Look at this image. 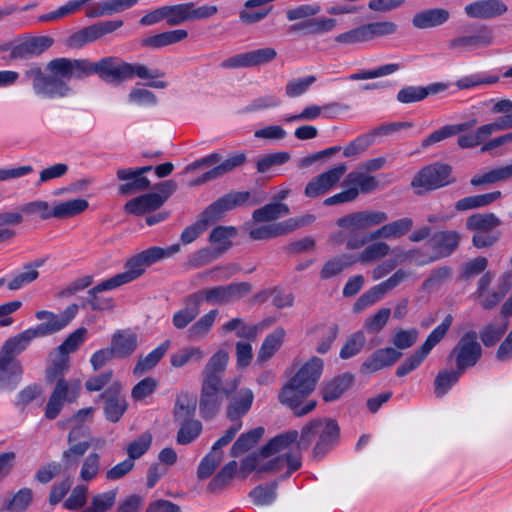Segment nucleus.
Here are the masks:
<instances>
[{"label": "nucleus", "mask_w": 512, "mask_h": 512, "mask_svg": "<svg viewBox=\"0 0 512 512\" xmlns=\"http://www.w3.org/2000/svg\"><path fill=\"white\" fill-rule=\"evenodd\" d=\"M97 74L107 83L120 84L138 77L156 79L165 76L160 69H149L139 63L131 64L119 57L109 56L93 63L88 59H70L59 57L50 60L45 69L38 64L25 70L24 76L31 81L34 94L41 99H60L74 94L68 84L71 79H83Z\"/></svg>", "instance_id": "1"}, {"label": "nucleus", "mask_w": 512, "mask_h": 512, "mask_svg": "<svg viewBox=\"0 0 512 512\" xmlns=\"http://www.w3.org/2000/svg\"><path fill=\"white\" fill-rule=\"evenodd\" d=\"M322 371V359L312 357L282 387L278 396L280 403L289 407L297 417L313 411L317 402L308 400L304 403V399L315 390Z\"/></svg>", "instance_id": "2"}, {"label": "nucleus", "mask_w": 512, "mask_h": 512, "mask_svg": "<svg viewBox=\"0 0 512 512\" xmlns=\"http://www.w3.org/2000/svg\"><path fill=\"white\" fill-rule=\"evenodd\" d=\"M69 356L55 351V357L47 367L45 379L48 383L56 382L45 408V417L54 420L60 414L64 403L74 402L80 393L81 383L78 379L66 380L64 374L69 369Z\"/></svg>", "instance_id": "3"}, {"label": "nucleus", "mask_w": 512, "mask_h": 512, "mask_svg": "<svg viewBox=\"0 0 512 512\" xmlns=\"http://www.w3.org/2000/svg\"><path fill=\"white\" fill-rule=\"evenodd\" d=\"M259 203L260 200L252 198L248 191H233L227 193L206 207L200 214L198 220L182 231L180 239L184 244H190L211 224L220 220L226 212L237 207L246 205L255 206Z\"/></svg>", "instance_id": "4"}, {"label": "nucleus", "mask_w": 512, "mask_h": 512, "mask_svg": "<svg viewBox=\"0 0 512 512\" xmlns=\"http://www.w3.org/2000/svg\"><path fill=\"white\" fill-rule=\"evenodd\" d=\"M239 385L237 378H226L225 381L214 379L203 380L199 399V414L204 420L213 419L220 411L225 399L236 391Z\"/></svg>", "instance_id": "5"}, {"label": "nucleus", "mask_w": 512, "mask_h": 512, "mask_svg": "<svg viewBox=\"0 0 512 512\" xmlns=\"http://www.w3.org/2000/svg\"><path fill=\"white\" fill-rule=\"evenodd\" d=\"M453 322L451 314L446 315L442 323L434 328L425 342L409 357H407L396 370L398 377H404L417 369L431 350L445 337Z\"/></svg>", "instance_id": "6"}, {"label": "nucleus", "mask_w": 512, "mask_h": 512, "mask_svg": "<svg viewBox=\"0 0 512 512\" xmlns=\"http://www.w3.org/2000/svg\"><path fill=\"white\" fill-rule=\"evenodd\" d=\"M477 338L476 331L465 332L448 354L447 360L453 361L455 367L463 374L467 369L474 367L482 357L483 350Z\"/></svg>", "instance_id": "7"}, {"label": "nucleus", "mask_w": 512, "mask_h": 512, "mask_svg": "<svg viewBox=\"0 0 512 512\" xmlns=\"http://www.w3.org/2000/svg\"><path fill=\"white\" fill-rule=\"evenodd\" d=\"M454 182L452 167L436 162L422 168L412 179L411 186L421 194L423 191L436 190Z\"/></svg>", "instance_id": "8"}, {"label": "nucleus", "mask_w": 512, "mask_h": 512, "mask_svg": "<svg viewBox=\"0 0 512 512\" xmlns=\"http://www.w3.org/2000/svg\"><path fill=\"white\" fill-rule=\"evenodd\" d=\"M492 44L493 33L486 25L476 26L470 31L447 41L448 49L459 54L487 48Z\"/></svg>", "instance_id": "9"}, {"label": "nucleus", "mask_w": 512, "mask_h": 512, "mask_svg": "<svg viewBox=\"0 0 512 512\" xmlns=\"http://www.w3.org/2000/svg\"><path fill=\"white\" fill-rule=\"evenodd\" d=\"M217 11L215 5L196 7L194 2L165 5L166 23L169 26H177L187 21L212 17Z\"/></svg>", "instance_id": "10"}, {"label": "nucleus", "mask_w": 512, "mask_h": 512, "mask_svg": "<svg viewBox=\"0 0 512 512\" xmlns=\"http://www.w3.org/2000/svg\"><path fill=\"white\" fill-rule=\"evenodd\" d=\"M250 291L251 285L248 282H241L201 289L195 294L199 296L201 303L205 301L209 304H227L241 299Z\"/></svg>", "instance_id": "11"}, {"label": "nucleus", "mask_w": 512, "mask_h": 512, "mask_svg": "<svg viewBox=\"0 0 512 512\" xmlns=\"http://www.w3.org/2000/svg\"><path fill=\"white\" fill-rule=\"evenodd\" d=\"M103 401V412L107 421L117 423L128 408L123 386L120 382H113L99 396Z\"/></svg>", "instance_id": "12"}, {"label": "nucleus", "mask_w": 512, "mask_h": 512, "mask_svg": "<svg viewBox=\"0 0 512 512\" xmlns=\"http://www.w3.org/2000/svg\"><path fill=\"white\" fill-rule=\"evenodd\" d=\"M460 241L461 234L456 230L436 231L428 240L433 255L427 261L418 264L424 265L451 256L458 249Z\"/></svg>", "instance_id": "13"}, {"label": "nucleus", "mask_w": 512, "mask_h": 512, "mask_svg": "<svg viewBox=\"0 0 512 512\" xmlns=\"http://www.w3.org/2000/svg\"><path fill=\"white\" fill-rule=\"evenodd\" d=\"M122 26V20H107L94 23L72 34L68 38V45L73 48H80L88 43L97 41L98 39L116 31Z\"/></svg>", "instance_id": "14"}, {"label": "nucleus", "mask_w": 512, "mask_h": 512, "mask_svg": "<svg viewBox=\"0 0 512 512\" xmlns=\"http://www.w3.org/2000/svg\"><path fill=\"white\" fill-rule=\"evenodd\" d=\"M47 336L41 324L34 328H29L17 334L14 337L7 339L0 350L1 362L18 361L16 356L23 352L30 344V342L37 337Z\"/></svg>", "instance_id": "15"}, {"label": "nucleus", "mask_w": 512, "mask_h": 512, "mask_svg": "<svg viewBox=\"0 0 512 512\" xmlns=\"http://www.w3.org/2000/svg\"><path fill=\"white\" fill-rule=\"evenodd\" d=\"M388 218L384 211H360L339 218L336 224L348 231H362L383 224Z\"/></svg>", "instance_id": "16"}, {"label": "nucleus", "mask_w": 512, "mask_h": 512, "mask_svg": "<svg viewBox=\"0 0 512 512\" xmlns=\"http://www.w3.org/2000/svg\"><path fill=\"white\" fill-rule=\"evenodd\" d=\"M162 255L161 247H150L131 257L125 264V271L120 274L126 283H130L140 277L148 266L161 260Z\"/></svg>", "instance_id": "17"}, {"label": "nucleus", "mask_w": 512, "mask_h": 512, "mask_svg": "<svg viewBox=\"0 0 512 512\" xmlns=\"http://www.w3.org/2000/svg\"><path fill=\"white\" fill-rule=\"evenodd\" d=\"M508 6L502 0H476L464 7V13L472 19H493L504 15Z\"/></svg>", "instance_id": "18"}, {"label": "nucleus", "mask_w": 512, "mask_h": 512, "mask_svg": "<svg viewBox=\"0 0 512 512\" xmlns=\"http://www.w3.org/2000/svg\"><path fill=\"white\" fill-rule=\"evenodd\" d=\"M54 43L50 36L31 37L13 46L9 53V59H30L39 56L48 50Z\"/></svg>", "instance_id": "19"}, {"label": "nucleus", "mask_w": 512, "mask_h": 512, "mask_svg": "<svg viewBox=\"0 0 512 512\" xmlns=\"http://www.w3.org/2000/svg\"><path fill=\"white\" fill-rule=\"evenodd\" d=\"M227 399L229 403L226 416L230 421L235 422L240 421L249 412L253 404L254 394L249 388L236 389Z\"/></svg>", "instance_id": "20"}, {"label": "nucleus", "mask_w": 512, "mask_h": 512, "mask_svg": "<svg viewBox=\"0 0 512 512\" xmlns=\"http://www.w3.org/2000/svg\"><path fill=\"white\" fill-rule=\"evenodd\" d=\"M402 356V353L392 347L376 350L361 365V371L373 373L386 367L392 366Z\"/></svg>", "instance_id": "21"}, {"label": "nucleus", "mask_w": 512, "mask_h": 512, "mask_svg": "<svg viewBox=\"0 0 512 512\" xmlns=\"http://www.w3.org/2000/svg\"><path fill=\"white\" fill-rule=\"evenodd\" d=\"M183 303L184 307L176 311L172 317L173 326L179 330L188 327L200 313L201 302L195 292L186 296Z\"/></svg>", "instance_id": "22"}, {"label": "nucleus", "mask_w": 512, "mask_h": 512, "mask_svg": "<svg viewBox=\"0 0 512 512\" xmlns=\"http://www.w3.org/2000/svg\"><path fill=\"white\" fill-rule=\"evenodd\" d=\"M450 19V12L444 8H429L414 14L412 25L420 30L442 26Z\"/></svg>", "instance_id": "23"}, {"label": "nucleus", "mask_w": 512, "mask_h": 512, "mask_svg": "<svg viewBox=\"0 0 512 512\" xmlns=\"http://www.w3.org/2000/svg\"><path fill=\"white\" fill-rule=\"evenodd\" d=\"M302 463H301V456L298 451V448L295 450L294 453L286 452L284 454H280L279 456L275 457L274 459H271L267 463L261 465L258 469V472H267V471H273V472H279L281 471L285 466H287V471L284 474L283 478H288L291 476V474L298 469H300Z\"/></svg>", "instance_id": "24"}, {"label": "nucleus", "mask_w": 512, "mask_h": 512, "mask_svg": "<svg viewBox=\"0 0 512 512\" xmlns=\"http://www.w3.org/2000/svg\"><path fill=\"white\" fill-rule=\"evenodd\" d=\"M298 437L299 433L296 430H290L285 433L279 434L261 447L260 455L263 458H268L276 453H294L295 451H292V446L295 445V443L298 440Z\"/></svg>", "instance_id": "25"}, {"label": "nucleus", "mask_w": 512, "mask_h": 512, "mask_svg": "<svg viewBox=\"0 0 512 512\" xmlns=\"http://www.w3.org/2000/svg\"><path fill=\"white\" fill-rule=\"evenodd\" d=\"M246 161V155L245 153H238L235 154L226 160H224L219 165L213 167L209 171L203 173L201 176H199L197 179L192 181L190 183V186H198L205 182L217 179L221 177L222 175L226 174L227 172L232 171L233 169L243 165Z\"/></svg>", "instance_id": "26"}, {"label": "nucleus", "mask_w": 512, "mask_h": 512, "mask_svg": "<svg viewBox=\"0 0 512 512\" xmlns=\"http://www.w3.org/2000/svg\"><path fill=\"white\" fill-rule=\"evenodd\" d=\"M340 434V428L335 420H321V429H319V439L314 447V455L322 456L337 441Z\"/></svg>", "instance_id": "27"}, {"label": "nucleus", "mask_w": 512, "mask_h": 512, "mask_svg": "<svg viewBox=\"0 0 512 512\" xmlns=\"http://www.w3.org/2000/svg\"><path fill=\"white\" fill-rule=\"evenodd\" d=\"M163 205V199L158 193H147L129 200L125 204V211L140 216L155 211Z\"/></svg>", "instance_id": "28"}, {"label": "nucleus", "mask_w": 512, "mask_h": 512, "mask_svg": "<svg viewBox=\"0 0 512 512\" xmlns=\"http://www.w3.org/2000/svg\"><path fill=\"white\" fill-rule=\"evenodd\" d=\"M413 225L414 221L412 218H399L372 231V238L398 239L411 231Z\"/></svg>", "instance_id": "29"}, {"label": "nucleus", "mask_w": 512, "mask_h": 512, "mask_svg": "<svg viewBox=\"0 0 512 512\" xmlns=\"http://www.w3.org/2000/svg\"><path fill=\"white\" fill-rule=\"evenodd\" d=\"M476 119H473L469 122H464L460 124L454 125H446L441 127L440 129L432 132L428 137L422 140L421 148L426 149L438 142H441L447 138H450L460 132L466 131L473 127L476 124Z\"/></svg>", "instance_id": "30"}, {"label": "nucleus", "mask_w": 512, "mask_h": 512, "mask_svg": "<svg viewBox=\"0 0 512 512\" xmlns=\"http://www.w3.org/2000/svg\"><path fill=\"white\" fill-rule=\"evenodd\" d=\"M188 37V32L184 29H177L165 31L153 36L144 38L141 45L152 49H159L169 45H173L185 40Z\"/></svg>", "instance_id": "31"}, {"label": "nucleus", "mask_w": 512, "mask_h": 512, "mask_svg": "<svg viewBox=\"0 0 512 512\" xmlns=\"http://www.w3.org/2000/svg\"><path fill=\"white\" fill-rule=\"evenodd\" d=\"M229 355L224 350H218L214 353L206 364L202 375L203 380L214 379V381H225L223 376L228 364Z\"/></svg>", "instance_id": "32"}, {"label": "nucleus", "mask_w": 512, "mask_h": 512, "mask_svg": "<svg viewBox=\"0 0 512 512\" xmlns=\"http://www.w3.org/2000/svg\"><path fill=\"white\" fill-rule=\"evenodd\" d=\"M137 347V336L131 332L117 331L113 334L110 348L116 358H125L131 355Z\"/></svg>", "instance_id": "33"}, {"label": "nucleus", "mask_w": 512, "mask_h": 512, "mask_svg": "<svg viewBox=\"0 0 512 512\" xmlns=\"http://www.w3.org/2000/svg\"><path fill=\"white\" fill-rule=\"evenodd\" d=\"M290 213L288 205L280 202H273L258 208L252 213V220L255 223L276 221Z\"/></svg>", "instance_id": "34"}, {"label": "nucleus", "mask_w": 512, "mask_h": 512, "mask_svg": "<svg viewBox=\"0 0 512 512\" xmlns=\"http://www.w3.org/2000/svg\"><path fill=\"white\" fill-rule=\"evenodd\" d=\"M69 447L62 453V463L65 470H75L78 467L80 458L91 447L92 441H71Z\"/></svg>", "instance_id": "35"}, {"label": "nucleus", "mask_w": 512, "mask_h": 512, "mask_svg": "<svg viewBox=\"0 0 512 512\" xmlns=\"http://www.w3.org/2000/svg\"><path fill=\"white\" fill-rule=\"evenodd\" d=\"M264 432L265 430L263 427H256L241 434L232 445L230 455L232 457H238L252 449L261 440Z\"/></svg>", "instance_id": "36"}, {"label": "nucleus", "mask_w": 512, "mask_h": 512, "mask_svg": "<svg viewBox=\"0 0 512 512\" xmlns=\"http://www.w3.org/2000/svg\"><path fill=\"white\" fill-rule=\"evenodd\" d=\"M353 382L351 374H343L327 382L322 388V398L326 402L337 400Z\"/></svg>", "instance_id": "37"}, {"label": "nucleus", "mask_w": 512, "mask_h": 512, "mask_svg": "<svg viewBox=\"0 0 512 512\" xmlns=\"http://www.w3.org/2000/svg\"><path fill=\"white\" fill-rule=\"evenodd\" d=\"M171 342L170 340H165L155 349H153L150 353H148L145 357H141L136 363L133 373L135 375H141L146 371L154 368L158 362L162 359V357L166 354L168 349L170 348Z\"/></svg>", "instance_id": "38"}, {"label": "nucleus", "mask_w": 512, "mask_h": 512, "mask_svg": "<svg viewBox=\"0 0 512 512\" xmlns=\"http://www.w3.org/2000/svg\"><path fill=\"white\" fill-rule=\"evenodd\" d=\"M355 264L354 255L343 254L325 262L320 271L321 279H330L342 273L346 268Z\"/></svg>", "instance_id": "39"}, {"label": "nucleus", "mask_w": 512, "mask_h": 512, "mask_svg": "<svg viewBox=\"0 0 512 512\" xmlns=\"http://www.w3.org/2000/svg\"><path fill=\"white\" fill-rule=\"evenodd\" d=\"M501 197L500 191H493L480 195H473L458 200L455 204V209L458 211H466L470 209H476L485 207Z\"/></svg>", "instance_id": "40"}, {"label": "nucleus", "mask_w": 512, "mask_h": 512, "mask_svg": "<svg viewBox=\"0 0 512 512\" xmlns=\"http://www.w3.org/2000/svg\"><path fill=\"white\" fill-rule=\"evenodd\" d=\"M205 353L200 347L187 346L171 354L170 363L174 368H181L189 363H199Z\"/></svg>", "instance_id": "41"}, {"label": "nucleus", "mask_w": 512, "mask_h": 512, "mask_svg": "<svg viewBox=\"0 0 512 512\" xmlns=\"http://www.w3.org/2000/svg\"><path fill=\"white\" fill-rule=\"evenodd\" d=\"M285 337V330L277 328L271 334L267 335L264 339L260 350L258 352L257 360L264 362L270 359L275 352L281 347Z\"/></svg>", "instance_id": "42"}, {"label": "nucleus", "mask_w": 512, "mask_h": 512, "mask_svg": "<svg viewBox=\"0 0 512 512\" xmlns=\"http://www.w3.org/2000/svg\"><path fill=\"white\" fill-rule=\"evenodd\" d=\"M88 206L89 203L85 199H71L55 205L52 214L54 218H70L82 213Z\"/></svg>", "instance_id": "43"}, {"label": "nucleus", "mask_w": 512, "mask_h": 512, "mask_svg": "<svg viewBox=\"0 0 512 512\" xmlns=\"http://www.w3.org/2000/svg\"><path fill=\"white\" fill-rule=\"evenodd\" d=\"M342 185L357 187L361 193H370L378 187V182L374 176L352 171L346 176Z\"/></svg>", "instance_id": "44"}, {"label": "nucleus", "mask_w": 512, "mask_h": 512, "mask_svg": "<svg viewBox=\"0 0 512 512\" xmlns=\"http://www.w3.org/2000/svg\"><path fill=\"white\" fill-rule=\"evenodd\" d=\"M79 310L77 304H71L61 313L56 314L53 322L40 323L46 335L54 334L66 327L75 318Z\"/></svg>", "instance_id": "45"}, {"label": "nucleus", "mask_w": 512, "mask_h": 512, "mask_svg": "<svg viewBox=\"0 0 512 512\" xmlns=\"http://www.w3.org/2000/svg\"><path fill=\"white\" fill-rule=\"evenodd\" d=\"M461 375L463 373L457 368L439 371L434 380L435 395L439 398L443 397L459 381Z\"/></svg>", "instance_id": "46"}, {"label": "nucleus", "mask_w": 512, "mask_h": 512, "mask_svg": "<svg viewBox=\"0 0 512 512\" xmlns=\"http://www.w3.org/2000/svg\"><path fill=\"white\" fill-rule=\"evenodd\" d=\"M500 223V219L493 213L473 214L467 219L466 228L474 232H491Z\"/></svg>", "instance_id": "47"}, {"label": "nucleus", "mask_w": 512, "mask_h": 512, "mask_svg": "<svg viewBox=\"0 0 512 512\" xmlns=\"http://www.w3.org/2000/svg\"><path fill=\"white\" fill-rule=\"evenodd\" d=\"M238 231L234 226H216L210 233L209 241L212 244H219L218 252L227 251L231 246V239L236 237Z\"/></svg>", "instance_id": "48"}, {"label": "nucleus", "mask_w": 512, "mask_h": 512, "mask_svg": "<svg viewBox=\"0 0 512 512\" xmlns=\"http://www.w3.org/2000/svg\"><path fill=\"white\" fill-rule=\"evenodd\" d=\"M390 246L386 242H375L367 246L357 256L354 255L355 263L368 264L390 254Z\"/></svg>", "instance_id": "49"}, {"label": "nucleus", "mask_w": 512, "mask_h": 512, "mask_svg": "<svg viewBox=\"0 0 512 512\" xmlns=\"http://www.w3.org/2000/svg\"><path fill=\"white\" fill-rule=\"evenodd\" d=\"M202 429V423L197 419L180 422V427L176 437L177 443L180 445L192 443L199 437Z\"/></svg>", "instance_id": "50"}, {"label": "nucleus", "mask_w": 512, "mask_h": 512, "mask_svg": "<svg viewBox=\"0 0 512 512\" xmlns=\"http://www.w3.org/2000/svg\"><path fill=\"white\" fill-rule=\"evenodd\" d=\"M286 235L282 222L260 225L249 230V237L252 240H269Z\"/></svg>", "instance_id": "51"}, {"label": "nucleus", "mask_w": 512, "mask_h": 512, "mask_svg": "<svg viewBox=\"0 0 512 512\" xmlns=\"http://www.w3.org/2000/svg\"><path fill=\"white\" fill-rule=\"evenodd\" d=\"M217 315L218 310L214 309L201 316L188 329V337L190 339H198L204 337L211 330Z\"/></svg>", "instance_id": "52"}, {"label": "nucleus", "mask_w": 512, "mask_h": 512, "mask_svg": "<svg viewBox=\"0 0 512 512\" xmlns=\"http://www.w3.org/2000/svg\"><path fill=\"white\" fill-rule=\"evenodd\" d=\"M196 410V401L187 394L177 398L174 407V418L177 422L192 420Z\"/></svg>", "instance_id": "53"}, {"label": "nucleus", "mask_w": 512, "mask_h": 512, "mask_svg": "<svg viewBox=\"0 0 512 512\" xmlns=\"http://www.w3.org/2000/svg\"><path fill=\"white\" fill-rule=\"evenodd\" d=\"M87 332L88 331L85 327L77 328L67 336V338L62 342L61 345L57 347L56 350L59 353L69 356L70 353L77 351L78 348L85 342Z\"/></svg>", "instance_id": "54"}, {"label": "nucleus", "mask_w": 512, "mask_h": 512, "mask_svg": "<svg viewBox=\"0 0 512 512\" xmlns=\"http://www.w3.org/2000/svg\"><path fill=\"white\" fill-rule=\"evenodd\" d=\"M366 343L363 331L353 333L342 346L339 356L341 359H349L361 352Z\"/></svg>", "instance_id": "55"}, {"label": "nucleus", "mask_w": 512, "mask_h": 512, "mask_svg": "<svg viewBox=\"0 0 512 512\" xmlns=\"http://www.w3.org/2000/svg\"><path fill=\"white\" fill-rule=\"evenodd\" d=\"M506 330L507 323L502 325L489 323L481 329L480 339L485 347H492L501 340Z\"/></svg>", "instance_id": "56"}, {"label": "nucleus", "mask_w": 512, "mask_h": 512, "mask_svg": "<svg viewBox=\"0 0 512 512\" xmlns=\"http://www.w3.org/2000/svg\"><path fill=\"white\" fill-rule=\"evenodd\" d=\"M276 488V483L266 486L259 485L250 491L249 496L256 505H270L276 499Z\"/></svg>", "instance_id": "57"}, {"label": "nucleus", "mask_w": 512, "mask_h": 512, "mask_svg": "<svg viewBox=\"0 0 512 512\" xmlns=\"http://www.w3.org/2000/svg\"><path fill=\"white\" fill-rule=\"evenodd\" d=\"M400 69V65L396 63L386 64L380 67H377L372 70H362L357 73H353L347 77V79L352 81L357 80H367V79H375L379 77H383L386 75H390Z\"/></svg>", "instance_id": "58"}, {"label": "nucleus", "mask_w": 512, "mask_h": 512, "mask_svg": "<svg viewBox=\"0 0 512 512\" xmlns=\"http://www.w3.org/2000/svg\"><path fill=\"white\" fill-rule=\"evenodd\" d=\"M290 159L291 155L287 151H279L275 153L266 154L257 161L256 168L259 173H266L273 166L283 165L287 163Z\"/></svg>", "instance_id": "59"}, {"label": "nucleus", "mask_w": 512, "mask_h": 512, "mask_svg": "<svg viewBox=\"0 0 512 512\" xmlns=\"http://www.w3.org/2000/svg\"><path fill=\"white\" fill-rule=\"evenodd\" d=\"M237 466L238 465L235 460L229 461L227 464H225L211 480L208 488L212 491H215L225 487L233 479L237 470Z\"/></svg>", "instance_id": "60"}, {"label": "nucleus", "mask_w": 512, "mask_h": 512, "mask_svg": "<svg viewBox=\"0 0 512 512\" xmlns=\"http://www.w3.org/2000/svg\"><path fill=\"white\" fill-rule=\"evenodd\" d=\"M499 81V76L496 75H483L475 73L464 76L456 81V86L459 90L471 89L480 85L495 84Z\"/></svg>", "instance_id": "61"}, {"label": "nucleus", "mask_w": 512, "mask_h": 512, "mask_svg": "<svg viewBox=\"0 0 512 512\" xmlns=\"http://www.w3.org/2000/svg\"><path fill=\"white\" fill-rule=\"evenodd\" d=\"M33 499V493L30 488L18 490L6 504L5 509L9 512H24Z\"/></svg>", "instance_id": "62"}, {"label": "nucleus", "mask_w": 512, "mask_h": 512, "mask_svg": "<svg viewBox=\"0 0 512 512\" xmlns=\"http://www.w3.org/2000/svg\"><path fill=\"white\" fill-rule=\"evenodd\" d=\"M38 276L39 272L37 270L25 264L23 271L15 274L13 278L8 282V289L12 291L18 290L35 281Z\"/></svg>", "instance_id": "63"}, {"label": "nucleus", "mask_w": 512, "mask_h": 512, "mask_svg": "<svg viewBox=\"0 0 512 512\" xmlns=\"http://www.w3.org/2000/svg\"><path fill=\"white\" fill-rule=\"evenodd\" d=\"M152 436L150 433H143L127 446L128 459L133 462L143 456L151 446Z\"/></svg>", "instance_id": "64"}]
</instances>
